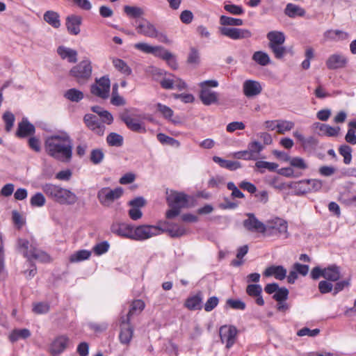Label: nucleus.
Masks as SVG:
<instances>
[{
	"instance_id": "nucleus-1",
	"label": "nucleus",
	"mask_w": 356,
	"mask_h": 356,
	"mask_svg": "<svg viewBox=\"0 0 356 356\" xmlns=\"http://www.w3.org/2000/svg\"><path fill=\"white\" fill-rule=\"evenodd\" d=\"M44 150L51 157L68 162L72 156V141L70 135L64 131L48 136L44 140Z\"/></svg>"
},
{
	"instance_id": "nucleus-2",
	"label": "nucleus",
	"mask_w": 356,
	"mask_h": 356,
	"mask_svg": "<svg viewBox=\"0 0 356 356\" xmlns=\"http://www.w3.org/2000/svg\"><path fill=\"white\" fill-rule=\"evenodd\" d=\"M17 245L19 249L22 251L24 256L30 261L31 268L25 270L24 273L27 278L31 279L36 274L37 270L35 265L31 262V260L34 259L40 261L47 262L49 261L50 257L45 252L38 249L36 244L30 243L26 239L19 238L17 241Z\"/></svg>"
},
{
	"instance_id": "nucleus-3",
	"label": "nucleus",
	"mask_w": 356,
	"mask_h": 356,
	"mask_svg": "<svg viewBox=\"0 0 356 356\" xmlns=\"http://www.w3.org/2000/svg\"><path fill=\"white\" fill-rule=\"evenodd\" d=\"M44 193L51 200L65 205H73L77 200L76 195L69 189L51 183H47L42 186Z\"/></svg>"
},
{
	"instance_id": "nucleus-4",
	"label": "nucleus",
	"mask_w": 356,
	"mask_h": 356,
	"mask_svg": "<svg viewBox=\"0 0 356 356\" xmlns=\"http://www.w3.org/2000/svg\"><path fill=\"white\" fill-rule=\"evenodd\" d=\"M189 196L184 193L171 191L167 196L166 201L170 209L168 210L165 216L172 219L179 216L181 209L188 207Z\"/></svg>"
},
{
	"instance_id": "nucleus-5",
	"label": "nucleus",
	"mask_w": 356,
	"mask_h": 356,
	"mask_svg": "<svg viewBox=\"0 0 356 356\" xmlns=\"http://www.w3.org/2000/svg\"><path fill=\"white\" fill-rule=\"evenodd\" d=\"M266 38L268 40V47L273 52L274 56L277 59H282L286 54V49L283 45L286 37L282 31H269Z\"/></svg>"
},
{
	"instance_id": "nucleus-6",
	"label": "nucleus",
	"mask_w": 356,
	"mask_h": 356,
	"mask_svg": "<svg viewBox=\"0 0 356 356\" xmlns=\"http://www.w3.org/2000/svg\"><path fill=\"white\" fill-rule=\"evenodd\" d=\"M199 86L200 88L199 97L204 105L210 106L218 103V93L210 89V88L218 86V82L216 80L202 81L199 83Z\"/></svg>"
},
{
	"instance_id": "nucleus-7",
	"label": "nucleus",
	"mask_w": 356,
	"mask_h": 356,
	"mask_svg": "<svg viewBox=\"0 0 356 356\" xmlns=\"http://www.w3.org/2000/svg\"><path fill=\"white\" fill-rule=\"evenodd\" d=\"M124 191L121 187H116L113 189L110 187H104L98 191L97 197L102 206L108 207L115 200L120 199Z\"/></svg>"
},
{
	"instance_id": "nucleus-8",
	"label": "nucleus",
	"mask_w": 356,
	"mask_h": 356,
	"mask_svg": "<svg viewBox=\"0 0 356 356\" xmlns=\"http://www.w3.org/2000/svg\"><path fill=\"white\" fill-rule=\"evenodd\" d=\"M70 74L76 79L79 83H83L89 79L92 74L91 62L88 59H86L80 62L78 65L73 67Z\"/></svg>"
},
{
	"instance_id": "nucleus-9",
	"label": "nucleus",
	"mask_w": 356,
	"mask_h": 356,
	"mask_svg": "<svg viewBox=\"0 0 356 356\" xmlns=\"http://www.w3.org/2000/svg\"><path fill=\"white\" fill-rule=\"evenodd\" d=\"M111 81L108 76L96 79L95 82L90 86V92L101 99H106L109 97Z\"/></svg>"
},
{
	"instance_id": "nucleus-10",
	"label": "nucleus",
	"mask_w": 356,
	"mask_h": 356,
	"mask_svg": "<svg viewBox=\"0 0 356 356\" xmlns=\"http://www.w3.org/2000/svg\"><path fill=\"white\" fill-rule=\"evenodd\" d=\"M160 229L156 226L142 225L134 226L133 238L134 241H145L159 234Z\"/></svg>"
},
{
	"instance_id": "nucleus-11",
	"label": "nucleus",
	"mask_w": 356,
	"mask_h": 356,
	"mask_svg": "<svg viewBox=\"0 0 356 356\" xmlns=\"http://www.w3.org/2000/svg\"><path fill=\"white\" fill-rule=\"evenodd\" d=\"M238 330L236 327L231 325H222L219 329V334L221 342L225 343L227 349L231 348L236 342Z\"/></svg>"
},
{
	"instance_id": "nucleus-12",
	"label": "nucleus",
	"mask_w": 356,
	"mask_h": 356,
	"mask_svg": "<svg viewBox=\"0 0 356 356\" xmlns=\"http://www.w3.org/2000/svg\"><path fill=\"white\" fill-rule=\"evenodd\" d=\"M220 33L234 40L248 39L252 36V32L247 29L236 27H219Z\"/></svg>"
},
{
	"instance_id": "nucleus-13",
	"label": "nucleus",
	"mask_w": 356,
	"mask_h": 356,
	"mask_svg": "<svg viewBox=\"0 0 356 356\" xmlns=\"http://www.w3.org/2000/svg\"><path fill=\"white\" fill-rule=\"evenodd\" d=\"M137 33L141 35L154 38L159 37V31L155 26L145 18H142L136 26Z\"/></svg>"
},
{
	"instance_id": "nucleus-14",
	"label": "nucleus",
	"mask_w": 356,
	"mask_h": 356,
	"mask_svg": "<svg viewBox=\"0 0 356 356\" xmlns=\"http://www.w3.org/2000/svg\"><path fill=\"white\" fill-rule=\"evenodd\" d=\"M70 342V338L67 335H59L51 343L49 352L54 356L58 355L65 351Z\"/></svg>"
},
{
	"instance_id": "nucleus-15",
	"label": "nucleus",
	"mask_w": 356,
	"mask_h": 356,
	"mask_svg": "<svg viewBox=\"0 0 356 356\" xmlns=\"http://www.w3.org/2000/svg\"><path fill=\"white\" fill-rule=\"evenodd\" d=\"M134 334V328L130 325L129 317H122L120 321V332L119 339L120 343L123 344H129L132 339Z\"/></svg>"
},
{
	"instance_id": "nucleus-16",
	"label": "nucleus",
	"mask_w": 356,
	"mask_h": 356,
	"mask_svg": "<svg viewBox=\"0 0 356 356\" xmlns=\"http://www.w3.org/2000/svg\"><path fill=\"white\" fill-rule=\"evenodd\" d=\"M271 231L272 233L283 236L284 238H288L289 233L287 231L288 224L286 220L280 218H275L268 222L266 229Z\"/></svg>"
},
{
	"instance_id": "nucleus-17",
	"label": "nucleus",
	"mask_w": 356,
	"mask_h": 356,
	"mask_svg": "<svg viewBox=\"0 0 356 356\" xmlns=\"http://www.w3.org/2000/svg\"><path fill=\"white\" fill-rule=\"evenodd\" d=\"M348 63L347 57L343 54H333L330 55L326 62V67L331 70L342 69L346 67Z\"/></svg>"
},
{
	"instance_id": "nucleus-18",
	"label": "nucleus",
	"mask_w": 356,
	"mask_h": 356,
	"mask_svg": "<svg viewBox=\"0 0 356 356\" xmlns=\"http://www.w3.org/2000/svg\"><path fill=\"white\" fill-rule=\"evenodd\" d=\"M248 218L245 219L243 225L244 227L250 232H261L264 233L266 231V226L261 221H259L254 214L248 213Z\"/></svg>"
},
{
	"instance_id": "nucleus-19",
	"label": "nucleus",
	"mask_w": 356,
	"mask_h": 356,
	"mask_svg": "<svg viewBox=\"0 0 356 356\" xmlns=\"http://www.w3.org/2000/svg\"><path fill=\"white\" fill-rule=\"evenodd\" d=\"M261 91L262 86L259 81L248 79L243 83V94L248 98L259 95Z\"/></svg>"
},
{
	"instance_id": "nucleus-20",
	"label": "nucleus",
	"mask_w": 356,
	"mask_h": 356,
	"mask_svg": "<svg viewBox=\"0 0 356 356\" xmlns=\"http://www.w3.org/2000/svg\"><path fill=\"white\" fill-rule=\"evenodd\" d=\"M111 232L118 236L132 240L134 225L125 222L113 224Z\"/></svg>"
},
{
	"instance_id": "nucleus-21",
	"label": "nucleus",
	"mask_w": 356,
	"mask_h": 356,
	"mask_svg": "<svg viewBox=\"0 0 356 356\" xmlns=\"http://www.w3.org/2000/svg\"><path fill=\"white\" fill-rule=\"evenodd\" d=\"M121 120L125 123L127 127L132 131L138 133H145L146 129L143 122L133 118L127 113L121 115Z\"/></svg>"
},
{
	"instance_id": "nucleus-22",
	"label": "nucleus",
	"mask_w": 356,
	"mask_h": 356,
	"mask_svg": "<svg viewBox=\"0 0 356 356\" xmlns=\"http://www.w3.org/2000/svg\"><path fill=\"white\" fill-rule=\"evenodd\" d=\"M82 17L76 15H70L66 17V28L70 34L76 35L79 34Z\"/></svg>"
},
{
	"instance_id": "nucleus-23",
	"label": "nucleus",
	"mask_w": 356,
	"mask_h": 356,
	"mask_svg": "<svg viewBox=\"0 0 356 356\" xmlns=\"http://www.w3.org/2000/svg\"><path fill=\"white\" fill-rule=\"evenodd\" d=\"M246 293L255 298V302L259 306L264 305V300L261 296L262 287L259 284H249L246 287Z\"/></svg>"
},
{
	"instance_id": "nucleus-24",
	"label": "nucleus",
	"mask_w": 356,
	"mask_h": 356,
	"mask_svg": "<svg viewBox=\"0 0 356 356\" xmlns=\"http://www.w3.org/2000/svg\"><path fill=\"white\" fill-rule=\"evenodd\" d=\"M35 131V127L29 122L27 118H23L18 124L16 135L19 138H25L33 135Z\"/></svg>"
},
{
	"instance_id": "nucleus-25",
	"label": "nucleus",
	"mask_w": 356,
	"mask_h": 356,
	"mask_svg": "<svg viewBox=\"0 0 356 356\" xmlns=\"http://www.w3.org/2000/svg\"><path fill=\"white\" fill-rule=\"evenodd\" d=\"M263 274L266 277L274 276L277 280H283L286 277V270L282 266H271Z\"/></svg>"
},
{
	"instance_id": "nucleus-26",
	"label": "nucleus",
	"mask_w": 356,
	"mask_h": 356,
	"mask_svg": "<svg viewBox=\"0 0 356 356\" xmlns=\"http://www.w3.org/2000/svg\"><path fill=\"white\" fill-rule=\"evenodd\" d=\"M341 277L340 267L336 264L324 268L323 278L330 282H337Z\"/></svg>"
},
{
	"instance_id": "nucleus-27",
	"label": "nucleus",
	"mask_w": 356,
	"mask_h": 356,
	"mask_svg": "<svg viewBox=\"0 0 356 356\" xmlns=\"http://www.w3.org/2000/svg\"><path fill=\"white\" fill-rule=\"evenodd\" d=\"M202 300V293L200 291L195 296L188 298L184 303V306L190 310L201 309Z\"/></svg>"
},
{
	"instance_id": "nucleus-28",
	"label": "nucleus",
	"mask_w": 356,
	"mask_h": 356,
	"mask_svg": "<svg viewBox=\"0 0 356 356\" xmlns=\"http://www.w3.org/2000/svg\"><path fill=\"white\" fill-rule=\"evenodd\" d=\"M57 53L63 59H67L70 63H76L77 61L76 51L60 46L57 49Z\"/></svg>"
},
{
	"instance_id": "nucleus-29",
	"label": "nucleus",
	"mask_w": 356,
	"mask_h": 356,
	"mask_svg": "<svg viewBox=\"0 0 356 356\" xmlns=\"http://www.w3.org/2000/svg\"><path fill=\"white\" fill-rule=\"evenodd\" d=\"M44 20L55 29L60 26V15L57 12L47 10L43 16Z\"/></svg>"
},
{
	"instance_id": "nucleus-30",
	"label": "nucleus",
	"mask_w": 356,
	"mask_h": 356,
	"mask_svg": "<svg viewBox=\"0 0 356 356\" xmlns=\"http://www.w3.org/2000/svg\"><path fill=\"white\" fill-rule=\"evenodd\" d=\"M288 188L294 189V194L296 195H302L309 193V188L306 184V179H303L297 182H292L287 185Z\"/></svg>"
},
{
	"instance_id": "nucleus-31",
	"label": "nucleus",
	"mask_w": 356,
	"mask_h": 356,
	"mask_svg": "<svg viewBox=\"0 0 356 356\" xmlns=\"http://www.w3.org/2000/svg\"><path fill=\"white\" fill-rule=\"evenodd\" d=\"M284 13L291 18H295L297 16L302 17L305 15V11L301 7L289 3L286 5Z\"/></svg>"
},
{
	"instance_id": "nucleus-32",
	"label": "nucleus",
	"mask_w": 356,
	"mask_h": 356,
	"mask_svg": "<svg viewBox=\"0 0 356 356\" xmlns=\"http://www.w3.org/2000/svg\"><path fill=\"white\" fill-rule=\"evenodd\" d=\"M213 160L215 163H218L220 167L230 170H235L241 167V164L238 161L225 160L216 156L213 157Z\"/></svg>"
},
{
	"instance_id": "nucleus-33",
	"label": "nucleus",
	"mask_w": 356,
	"mask_h": 356,
	"mask_svg": "<svg viewBox=\"0 0 356 356\" xmlns=\"http://www.w3.org/2000/svg\"><path fill=\"white\" fill-rule=\"evenodd\" d=\"M324 37L329 40H343L348 38V34L341 30H328L325 32Z\"/></svg>"
},
{
	"instance_id": "nucleus-34",
	"label": "nucleus",
	"mask_w": 356,
	"mask_h": 356,
	"mask_svg": "<svg viewBox=\"0 0 356 356\" xmlns=\"http://www.w3.org/2000/svg\"><path fill=\"white\" fill-rule=\"evenodd\" d=\"M31 336V332L29 329H15L9 335V339L14 343L20 339H26Z\"/></svg>"
},
{
	"instance_id": "nucleus-35",
	"label": "nucleus",
	"mask_w": 356,
	"mask_h": 356,
	"mask_svg": "<svg viewBox=\"0 0 356 356\" xmlns=\"http://www.w3.org/2000/svg\"><path fill=\"white\" fill-rule=\"evenodd\" d=\"M220 24L221 27H227V26H240L243 24V20L239 18H234L226 15H221L219 19Z\"/></svg>"
},
{
	"instance_id": "nucleus-36",
	"label": "nucleus",
	"mask_w": 356,
	"mask_h": 356,
	"mask_svg": "<svg viewBox=\"0 0 356 356\" xmlns=\"http://www.w3.org/2000/svg\"><path fill=\"white\" fill-rule=\"evenodd\" d=\"M123 10L129 18H140L145 14L143 8L138 6H124Z\"/></svg>"
},
{
	"instance_id": "nucleus-37",
	"label": "nucleus",
	"mask_w": 356,
	"mask_h": 356,
	"mask_svg": "<svg viewBox=\"0 0 356 356\" xmlns=\"http://www.w3.org/2000/svg\"><path fill=\"white\" fill-rule=\"evenodd\" d=\"M264 148V145L257 140H252L248 145V151L249 152L251 157H253V160H256L257 159L258 155Z\"/></svg>"
},
{
	"instance_id": "nucleus-38",
	"label": "nucleus",
	"mask_w": 356,
	"mask_h": 356,
	"mask_svg": "<svg viewBox=\"0 0 356 356\" xmlns=\"http://www.w3.org/2000/svg\"><path fill=\"white\" fill-rule=\"evenodd\" d=\"M113 65L117 70L126 76H129L132 73L131 67L122 59L114 58L113 60Z\"/></svg>"
},
{
	"instance_id": "nucleus-39",
	"label": "nucleus",
	"mask_w": 356,
	"mask_h": 356,
	"mask_svg": "<svg viewBox=\"0 0 356 356\" xmlns=\"http://www.w3.org/2000/svg\"><path fill=\"white\" fill-rule=\"evenodd\" d=\"M252 60L261 66H266L270 62L268 54L262 51H255L252 57Z\"/></svg>"
},
{
	"instance_id": "nucleus-40",
	"label": "nucleus",
	"mask_w": 356,
	"mask_h": 356,
	"mask_svg": "<svg viewBox=\"0 0 356 356\" xmlns=\"http://www.w3.org/2000/svg\"><path fill=\"white\" fill-rule=\"evenodd\" d=\"M91 255V252L87 250H81L75 252L70 257V261L72 263L80 262L88 259Z\"/></svg>"
},
{
	"instance_id": "nucleus-41",
	"label": "nucleus",
	"mask_w": 356,
	"mask_h": 356,
	"mask_svg": "<svg viewBox=\"0 0 356 356\" xmlns=\"http://www.w3.org/2000/svg\"><path fill=\"white\" fill-rule=\"evenodd\" d=\"M64 97L71 102H79L83 99L84 95L78 89L71 88L65 92Z\"/></svg>"
},
{
	"instance_id": "nucleus-42",
	"label": "nucleus",
	"mask_w": 356,
	"mask_h": 356,
	"mask_svg": "<svg viewBox=\"0 0 356 356\" xmlns=\"http://www.w3.org/2000/svg\"><path fill=\"white\" fill-rule=\"evenodd\" d=\"M107 143L112 147H121L123 145V137L116 133H110L106 137Z\"/></svg>"
},
{
	"instance_id": "nucleus-43",
	"label": "nucleus",
	"mask_w": 356,
	"mask_h": 356,
	"mask_svg": "<svg viewBox=\"0 0 356 356\" xmlns=\"http://www.w3.org/2000/svg\"><path fill=\"white\" fill-rule=\"evenodd\" d=\"M339 154L343 157V163L348 165L352 161V148L348 145H342L339 148Z\"/></svg>"
},
{
	"instance_id": "nucleus-44",
	"label": "nucleus",
	"mask_w": 356,
	"mask_h": 356,
	"mask_svg": "<svg viewBox=\"0 0 356 356\" xmlns=\"http://www.w3.org/2000/svg\"><path fill=\"white\" fill-rule=\"evenodd\" d=\"M144 308L145 302L141 300H136L131 303L129 311L126 317H129L130 320L133 315L137 312H140L144 309Z\"/></svg>"
},
{
	"instance_id": "nucleus-45",
	"label": "nucleus",
	"mask_w": 356,
	"mask_h": 356,
	"mask_svg": "<svg viewBox=\"0 0 356 356\" xmlns=\"http://www.w3.org/2000/svg\"><path fill=\"white\" fill-rule=\"evenodd\" d=\"M156 108L157 110L163 115V116L168 119V120L172 121L174 124L177 123V121L172 120L171 118L173 115V111L168 106L162 104L161 103H158L156 104Z\"/></svg>"
},
{
	"instance_id": "nucleus-46",
	"label": "nucleus",
	"mask_w": 356,
	"mask_h": 356,
	"mask_svg": "<svg viewBox=\"0 0 356 356\" xmlns=\"http://www.w3.org/2000/svg\"><path fill=\"white\" fill-rule=\"evenodd\" d=\"M255 166L259 169L261 173H264V170L263 169H268L271 172L275 171L278 168V164L273 162L259 161L256 162Z\"/></svg>"
},
{
	"instance_id": "nucleus-47",
	"label": "nucleus",
	"mask_w": 356,
	"mask_h": 356,
	"mask_svg": "<svg viewBox=\"0 0 356 356\" xmlns=\"http://www.w3.org/2000/svg\"><path fill=\"white\" fill-rule=\"evenodd\" d=\"M224 9L234 15H242L245 12L241 6L232 4L230 3H225Z\"/></svg>"
},
{
	"instance_id": "nucleus-48",
	"label": "nucleus",
	"mask_w": 356,
	"mask_h": 356,
	"mask_svg": "<svg viewBox=\"0 0 356 356\" xmlns=\"http://www.w3.org/2000/svg\"><path fill=\"white\" fill-rule=\"evenodd\" d=\"M92 111L97 113L100 117L104 118L103 122L111 124L113 121V118L112 115L106 110H102L99 106H94L92 107Z\"/></svg>"
},
{
	"instance_id": "nucleus-49",
	"label": "nucleus",
	"mask_w": 356,
	"mask_h": 356,
	"mask_svg": "<svg viewBox=\"0 0 356 356\" xmlns=\"http://www.w3.org/2000/svg\"><path fill=\"white\" fill-rule=\"evenodd\" d=\"M277 126V131L278 134H284L286 131L291 130L294 127V123L288 120H278Z\"/></svg>"
},
{
	"instance_id": "nucleus-50",
	"label": "nucleus",
	"mask_w": 356,
	"mask_h": 356,
	"mask_svg": "<svg viewBox=\"0 0 356 356\" xmlns=\"http://www.w3.org/2000/svg\"><path fill=\"white\" fill-rule=\"evenodd\" d=\"M83 120L86 126L92 131H93V127L95 128L96 126L99 124V123L102 122L96 115L93 114L85 115Z\"/></svg>"
},
{
	"instance_id": "nucleus-51",
	"label": "nucleus",
	"mask_w": 356,
	"mask_h": 356,
	"mask_svg": "<svg viewBox=\"0 0 356 356\" xmlns=\"http://www.w3.org/2000/svg\"><path fill=\"white\" fill-rule=\"evenodd\" d=\"M351 284V278L348 277L345 280L341 281H337L336 284L334 286V291L333 295H337L340 291H343L346 288H348Z\"/></svg>"
},
{
	"instance_id": "nucleus-52",
	"label": "nucleus",
	"mask_w": 356,
	"mask_h": 356,
	"mask_svg": "<svg viewBox=\"0 0 356 356\" xmlns=\"http://www.w3.org/2000/svg\"><path fill=\"white\" fill-rule=\"evenodd\" d=\"M104 158V154L101 149H94L90 152V161L95 165L101 163Z\"/></svg>"
},
{
	"instance_id": "nucleus-53",
	"label": "nucleus",
	"mask_w": 356,
	"mask_h": 356,
	"mask_svg": "<svg viewBox=\"0 0 356 356\" xmlns=\"http://www.w3.org/2000/svg\"><path fill=\"white\" fill-rule=\"evenodd\" d=\"M46 202L44 195L41 193H36L30 199V204L32 207H41Z\"/></svg>"
},
{
	"instance_id": "nucleus-54",
	"label": "nucleus",
	"mask_w": 356,
	"mask_h": 356,
	"mask_svg": "<svg viewBox=\"0 0 356 356\" xmlns=\"http://www.w3.org/2000/svg\"><path fill=\"white\" fill-rule=\"evenodd\" d=\"M321 131L323 132L327 136H337L340 131L339 127H331L329 124H323L320 127Z\"/></svg>"
},
{
	"instance_id": "nucleus-55",
	"label": "nucleus",
	"mask_w": 356,
	"mask_h": 356,
	"mask_svg": "<svg viewBox=\"0 0 356 356\" xmlns=\"http://www.w3.org/2000/svg\"><path fill=\"white\" fill-rule=\"evenodd\" d=\"M306 184H307V187L309 188V193L312 191H318L323 186V181L316 179H306Z\"/></svg>"
},
{
	"instance_id": "nucleus-56",
	"label": "nucleus",
	"mask_w": 356,
	"mask_h": 356,
	"mask_svg": "<svg viewBox=\"0 0 356 356\" xmlns=\"http://www.w3.org/2000/svg\"><path fill=\"white\" fill-rule=\"evenodd\" d=\"M305 59L302 62V67L308 70L310 67V60L314 57V51L312 47H307L305 50Z\"/></svg>"
},
{
	"instance_id": "nucleus-57",
	"label": "nucleus",
	"mask_w": 356,
	"mask_h": 356,
	"mask_svg": "<svg viewBox=\"0 0 356 356\" xmlns=\"http://www.w3.org/2000/svg\"><path fill=\"white\" fill-rule=\"evenodd\" d=\"M3 120L6 124V130L9 132L13 127L15 115L10 111H6L3 115Z\"/></svg>"
},
{
	"instance_id": "nucleus-58",
	"label": "nucleus",
	"mask_w": 356,
	"mask_h": 356,
	"mask_svg": "<svg viewBox=\"0 0 356 356\" xmlns=\"http://www.w3.org/2000/svg\"><path fill=\"white\" fill-rule=\"evenodd\" d=\"M109 249V244L107 241H102L96 244L92 250L96 255H102L108 252Z\"/></svg>"
},
{
	"instance_id": "nucleus-59",
	"label": "nucleus",
	"mask_w": 356,
	"mask_h": 356,
	"mask_svg": "<svg viewBox=\"0 0 356 356\" xmlns=\"http://www.w3.org/2000/svg\"><path fill=\"white\" fill-rule=\"evenodd\" d=\"M289 293V290L286 288H279L276 293L273 295V298L277 302L285 301L288 298Z\"/></svg>"
},
{
	"instance_id": "nucleus-60",
	"label": "nucleus",
	"mask_w": 356,
	"mask_h": 356,
	"mask_svg": "<svg viewBox=\"0 0 356 356\" xmlns=\"http://www.w3.org/2000/svg\"><path fill=\"white\" fill-rule=\"evenodd\" d=\"M290 165L292 167L296 168L300 170H305L308 168L307 164L302 158L300 157H293L289 161Z\"/></svg>"
},
{
	"instance_id": "nucleus-61",
	"label": "nucleus",
	"mask_w": 356,
	"mask_h": 356,
	"mask_svg": "<svg viewBox=\"0 0 356 356\" xmlns=\"http://www.w3.org/2000/svg\"><path fill=\"white\" fill-rule=\"evenodd\" d=\"M170 52L161 46H154L152 54L165 60Z\"/></svg>"
},
{
	"instance_id": "nucleus-62",
	"label": "nucleus",
	"mask_w": 356,
	"mask_h": 356,
	"mask_svg": "<svg viewBox=\"0 0 356 356\" xmlns=\"http://www.w3.org/2000/svg\"><path fill=\"white\" fill-rule=\"evenodd\" d=\"M226 305L234 309L244 310L245 309V303L238 299H228Z\"/></svg>"
},
{
	"instance_id": "nucleus-63",
	"label": "nucleus",
	"mask_w": 356,
	"mask_h": 356,
	"mask_svg": "<svg viewBox=\"0 0 356 356\" xmlns=\"http://www.w3.org/2000/svg\"><path fill=\"white\" fill-rule=\"evenodd\" d=\"M318 289L319 291L325 294L334 291V285L332 284V282L327 280H322L318 283Z\"/></svg>"
},
{
	"instance_id": "nucleus-64",
	"label": "nucleus",
	"mask_w": 356,
	"mask_h": 356,
	"mask_svg": "<svg viewBox=\"0 0 356 356\" xmlns=\"http://www.w3.org/2000/svg\"><path fill=\"white\" fill-rule=\"evenodd\" d=\"M219 303V299L216 296L210 297L204 305V309L206 312H211L215 309Z\"/></svg>"
}]
</instances>
